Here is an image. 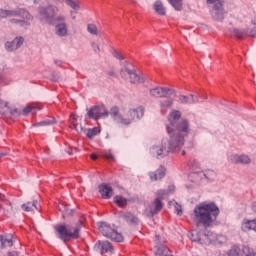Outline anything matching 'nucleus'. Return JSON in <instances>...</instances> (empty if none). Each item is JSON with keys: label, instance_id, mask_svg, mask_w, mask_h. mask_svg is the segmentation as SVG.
<instances>
[{"label": "nucleus", "instance_id": "f257e3e1", "mask_svg": "<svg viewBox=\"0 0 256 256\" xmlns=\"http://www.w3.org/2000/svg\"><path fill=\"white\" fill-rule=\"evenodd\" d=\"M168 135L170 136L169 143L167 141H162V147H153V153H156L158 159H163L169 153H178L185 145V137L189 135L188 129H171L168 130Z\"/></svg>", "mask_w": 256, "mask_h": 256}, {"label": "nucleus", "instance_id": "f03ea898", "mask_svg": "<svg viewBox=\"0 0 256 256\" xmlns=\"http://www.w3.org/2000/svg\"><path fill=\"white\" fill-rule=\"evenodd\" d=\"M219 216V207L213 202H202L193 210V221L197 225L211 227L213 221Z\"/></svg>", "mask_w": 256, "mask_h": 256}, {"label": "nucleus", "instance_id": "7ed1b4c3", "mask_svg": "<svg viewBox=\"0 0 256 256\" xmlns=\"http://www.w3.org/2000/svg\"><path fill=\"white\" fill-rule=\"evenodd\" d=\"M189 238L200 245H211V243L213 245H223V243H227V236L217 235L207 230H192Z\"/></svg>", "mask_w": 256, "mask_h": 256}, {"label": "nucleus", "instance_id": "20e7f679", "mask_svg": "<svg viewBox=\"0 0 256 256\" xmlns=\"http://www.w3.org/2000/svg\"><path fill=\"white\" fill-rule=\"evenodd\" d=\"M82 228L83 221L81 220L71 224H58L54 227L58 239H61L64 243L71 241V239H79V233H81Z\"/></svg>", "mask_w": 256, "mask_h": 256}, {"label": "nucleus", "instance_id": "39448f33", "mask_svg": "<svg viewBox=\"0 0 256 256\" xmlns=\"http://www.w3.org/2000/svg\"><path fill=\"white\" fill-rule=\"evenodd\" d=\"M85 119H92L93 121H99V119H105L109 117V111L105 105H95L86 109Z\"/></svg>", "mask_w": 256, "mask_h": 256}, {"label": "nucleus", "instance_id": "423d86ee", "mask_svg": "<svg viewBox=\"0 0 256 256\" xmlns=\"http://www.w3.org/2000/svg\"><path fill=\"white\" fill-rule=\"evenodd\" d=\"M98 230L104 237L115 241L116 243H123V235L117 232L115 229H112L111 226L107 225V223L101 222L98 225Z\"/></svg>", "mask_w": 256, "mask_h": 256}, {"label": "nucleus", "instance_id": "0eeeda50", "mask_svg": "<svg viewBox=\"0 0 256 256\" xmlns=\"http://www.w3.org/2000/svg\"><path fill=\"white\" fill-rule=\"evenodd\" d=\"M120 75L122 79H125V81H130V83L137 85L139 83H145V77H140L137 75L135 70L129 68V66H124V68L121 69Z\"/></svg>", "mask_w": 256, "mask_h": 256}, {"label": "nucleus", "instance_id": "6e6552de", "mask_svg": "<svg viewBox=\"0 0 256 256\" xmlns=\"http://www.w3.org/2000/svg\"><path fill=\"white\" fill-rule=\"evenodd\" d=\"M145 115V107L138 106L128 111L127 116L124 118V125H131L133 121H141Z\"/></svg>", "mask_w": 256, "mask_h": 256}, {"label": "nucleus", "instance_id": "1a4fd4ad", "mask_svg": "<svg viewBox=\"0 0 256 256\" xmlns=\"http://www.w3.org/2000/svg\"><path fill=\"white\" fill-rule=\"evenodd\" d=\"M208 5H213L211 15L215 21H223L225 13L223 12V2L221 0H206Z\"/></svg>", "mask_w": 256, "mask_h": 256}, {"label": "nucleus", "instance_id": "9d476101", "mask_svg": "<svg viewBox=\"0 0 256 256\" xmlns=\"http://www.w3.org/2000/svg\"><path fill=\"white\" fill-rule=\"evenodd\" d=\"M59 13V8L55 5H48L47 7L39 8V15L42 16L44 21H53L55 15Z\"/></svg>", "mask_w": 256, "mask_h": 256}, {"label": "nucleus", "instance_id": "9b49d317", "mask_svg": "<svg viewBox=\"0 0 256 256\" xmlns=\"http://www.w3.org/2000/svg\"><path fill=\"white\" fill-rule=\"evenodd\" d=\"M169 197V190H159L157 192V198L154 201V209L150 211V215H157L161 209H163V202L161 199H167Z\"/></svg>", "mask_w": 256, "mask_h": 256}, {"label": "nucleus", "instance_id": "f8f14e48", "mask_svg": "<svg viewBox=\"0 0 256 256\" xmlns=\"http://www.w3.org/2000/svg\"><path fill=\"white\" fill-rule=\"evenodd\" d=\"M150 95L156 98H167L173 95V90L165 87H156L150 90Z\"/></svg>", "mask_w": 256, "mask_h": 256}, {"label": "nucleus", "instance_id": "ddd939ff", "mask_svg": "<svg viewBox=\"0 0 256 256\" xmlns=\"http://www.w3.org/2000/svg\"><path fill=\"white\" fill-rule=\"evenodd\" d=\"M6 17H28L29 11L25 10V8H16L14 10H3V19Z\"/></svg>", "mask_w": 256, "mask_h": 256}, {"label": "nucleus", "instance_id": "4468645a", "mask_svg": "<svg viewBox=\"0 0 256 256\" xmlns=\"http://www.w3.org/2000/svg\"><path fill=\"white\" fill-rule=\"evenodd\" d=\"M0 209L3 211L4 215H9L13 211V205L5 195L0 193Z\"/></svg>", "mask_w": 256, "mask_h": 256}, {"label": "nucleus", "instance_id": "2eb2a0df", "mask_svg": "<svg viewBox=\"0 0 256 256\" xmlns=\"http://www.w3.org/2000/svg\"><path fill=\"white\" fill-rule=\"evenodd\" d=\"M178 99H179V103H182V105H193L195 103H199L200 97L195 96L193 94L189 96L179 95Z\"/></svg>", "mask_w": 256, "mask_h": 256}, {"label": "nucleus", "instance_id": "dca6fc26", "mask_svg": "<svg viewBox=\"0 0 256 256\" xmlns=\"http://www.w3.org/2000/svg\"><path fill=\"white\" fill-rule=\"evenodd\" d=\"M21 19H10V23L14 25H19L20 27H29L31 21H33V16L29 13V17L19 16Z\"/></svg>", "mask_w": 256, "mask_h": 256}, {"label": "nucleus", "instance_id": "f3484780", "mask_svg": "<svg viewBox=\"0 0 256 256\" xmlns=\"http://www.w3.org/2000/svg\"><path fill=\"white\" fill-rule=\"evenodd\" d=\"M99 192L102 199H111L113 197V188L109 184H101L99 186Z\"/></svg>", "mask_w": 256, "mask_h": 256}, {"label": "nucleus", "instance_id": "a211bd4d", "mask_svg": "<svg viewBox=\"0 0 256 256\" xmlns=\"http://www.w3.org/2000/svg\"><path fill=\"white\" fill-rule=\"evenodd\" d=\"M108 115L112 117L114 121L119 123L120 125L125 124V117H123L121 114H119V107L114 106L110 109V112H108Z\"/></svg>", "mask_w": 256, "mask_h": 256}, {"label": "nucleus", "instance_id": "6ab92c4d", "mask_svg": "<svg viewBox=\"0 0 256 256\" xmlns=\"http://www.w3.org/2000/svg\"><path fill=\"white\" fill-rule=\"evenodd\" d=\"M21 45H23V37H16L13 41L7 42L5 47L7 51H16Z\"/></svg>", "mask_w": 256, "mask_h": 256}, {"label": "nucleus", "instance_id": "aec40b11", "mask_svg": "<svg viewBox=\"0 0 256 256\" xmlns=\"http://www.w3.org/2000/svg\"><path fill=\"white\" fill-rule=\"evenodd\" d=\"M97 247L100 250V253H113V245L109 241H98Z\"/></svg>", "mask_w": 256, "mask_h": 256}, {"label": "nucleus", "instance_id": "412c9836", "mask_svg": "<svg viewBox=\"0 0 256 256\" xmlns=\"http://www.w3.org/2000/svg\"><path fill=\"white\" fill-rule=\"evenodd\" d=\"M231 161L235 164L237 163H241L242 165H249V163H251V158H249V156L247 155H233L231 156Z\"/></svg>", "mask_w": 256, "mask_h": 256}, {"label": "nucleus", "instance_id": "4be33fe9", "mask_svg": "<svg viewBox=\"0 0 256 256\" xmlns=\"http://www.w3.org/2000/svg\"><path fill=\"white\" fill-rule=\"evenodd\" d=\"M242 231H255L256 232V220L244 219L241 224Z\"/></svg>", "mask_w": 256, "mask_h": 256}, {"label": "nucleus", "instance_id": "5701e85b", "mask_svg": "<svg viewBox=\"0 0 256 256\" xmlns=\"http://www.w3.org/2000/svg\"><path fill=\"white\" fill-rule=\"evenodd\" d=\"M69 128L70 129H83V127H81V120L75 114L70 115Z\"/></svg>", "mask_w": 256, "mask_h": 256}, {"label": "nucleus", "instance_id": "b1692460", "mask_svg": "<svg viewBox=\"0 0 256 256\" xmlns=\"http://www.w3.org/2000/svg\"><path fill=\"white\" fill-rule=\"evenodd\" d=\"M153 9L157 15L165 16L167 15V10L165 9V6L163 5V2L156 1L153 5Z\"/></svg>", "mask_w": 256, "mask_h": 256}, {"label": "nucleus", "instance_id": "393cba45", "mask_svg": "<svg viewBox=\"0 0 256 256\" xmlns=\"http://www.w3.org/2000/svg\"><path fill=\"white\" fill-rule=\"evenodd\" d=\"M23 211H26V213H31V211H39V206H37V201L33 200L32 202H27L22 205Z\"/></svg>", "mask_w": 256, "mask_h": 256}, {"label": "nucleus", "instance_id": "a878e982", "mask_svg": "<svg viewBox=\"0 0 256 256\" xmlns=\"http://www.w3.org/2000/svg\"><path fill=\"white\" fill-rule=\"evenodd\" d=\"M149 175L151 181H159V179H163V177H165V169L160 167L156 172H151Z\"/></svg>", "mask_w": 256, "mask_h": 256}, {"label": "nucleus", "instance_id": "bb28decb", "mask_svg": "<svg viewBox=\"0 0 256 256\" xmlns=\"http://www.w3.org/2000/svg\"><path fill=\"white\" fill-rule=\"evenodd\" d=\"M55 29H56V35H58V37H66L67 23H58Z\"/></svg>", "mask_w": 256, "mask_h": 256}, {"label": "nucleus", "instance_id": "cd10ccee", "mask_svg": "<svg viewBox=\"0 0 256 256\" xmlns=\"http://www.w3.org/2000/svg\"><path fill=\"white\" fill-rule=\"evenodd\" d=\"M155 255H157V256H173V254H171V250H169L167 248V246H164V245L156 247Z\"/></svg>", "mask_w": 256, "mask_h": 256}, {"label": "nucleus", "instance_id": "c85d7f7f", "mask_svg": "<svg viewBox=\"0 0 256 256\" xmlns=\"http://www.w3.org/2000/svg\"><path fill=\"white\" fill-rule=\"evenodd\" d=\"M39 108L33 104H28L25 108H23L22 110V115H24V117H27V115H29V113H32L33 115H35V113H37V110Z\"/></svg>", "mask_w": 256, "mask_h": 256}, {"label": "nucleus", "instance_id": "c756f323", "mask_svg": "<svg viewBox=\"0 0 256 256\" xmlns=\"http://www.w3.org/2000/svg\"><path fill=\"white\" fill-rule=\"evenodd\" d=\"M122 217L126 219L128 223H131L132 225H137L139 223V219L135 217L131 212H125Z\"/></svg>", "mask_w": 256, "mask_h": 256}, {"label": "nucleus", "instance_id": "7c9ffc66", "mask_svg": "<svg viewBox=\"0 0 256 256\" xmlns=\"http://www.w3.org/2000/svg\"><path fill=\"white\" fill-rule=\"evenodd\" d=\"M160 107H161L162 113H165L167 109H171L173 107V100L167 99V100L160 101Z\"/></svg>", "mask_w": 256, "mask_h": 256}, {"label": "nucleus", "instance_id": "2f4dec72", "mask_svg": "<svg viewBox=\"0 0 256 256\" xmlns=\"http://www.w3.org/2000/svg\"><path fill=\"white\" fill-rule=\"evenodd\" d=\"M5 247H13V240L0 236V249H5Z\"/></svg>", "mask_w": 256, "mask_h": 256}, {"label": "nucleus", "instance_id": "473e14b6", "mask_svg": "<svg viewBox=\"0 0 256 256\" xmlns=\"http://www.w3.org/2000/svg\"><path fill=\"white\" fill-rule=\"evenodd\" d=\"M175 11H183V0H168Z\"/></svg>", "mask_w": 256, "mask_h": 256}, {"label": "nucleus", "instance_id": "72a5a7b5", "mask_svg": "<svg viewBox=\"0 0 256 256\" xmlns=\"http://www.w3.org/2000/svg\"><path fill=\"white\" fill-rule=\"evenodd\" d=\"M168 119L170 123H173V121H179V119H181V111L173 110L172 112H170Z\"/></svg>", "mask_w": 256, "mask_h": 256}, {"label": "nucleus", "instance_id": "f704fd0d", "mask_svg": "<svg viewBox=\"0 0 256 256\" xmlns=\"http://www.w3.org/2000/svg\"><path fill=\"white\" fill-rule=\"evenodd\" d=\"M55 123H57V121L55 120V118L53 117H50V118H47L41 122H39L37 124L38 127H49V125H55Z\"/></svg>", "mask_w": 256, "mask_h": 256}, {"label": "nucleus", "instance_id": "c9c22d12", "mask_svg": "<svg viewBox=\"0 0 256 256\" xmlns=\"http://www.w3.org/2000/svg\"><path fill=\"white\" fill-rule=\"evenodd\" d=\"M114 203L118 205V207H126L127 206V200L123 196H115L114 197Z\"/></svg>", "mask_w": 256, "mask_h": 256}, {"label": "nucleus", "instance_id": "e433bc0d", "mask_svg": "<svg viewBox=\"0 0 256 256\" xmlns=\"http://www.w3.org/2000/svg\"><path fill=\"white\" fill-rule=\"evenodd\" d=\"M68 7H71L74 11H79L81 9V6L79 5V2H75L73 0H62Z\"/></svg>", "mask_w": 256, "mask_h": 256}, {"label": "nucleus", "instance_id": "4c0bfd02", "mask_svg": "<svg viewBox=\"0 0 256 256\" xmlns=\"http://www.w3.org/2000/svg\"><path fill=\"white\" fill-rule=\"evenodd\" d=\"M234 37H237V39H243L244 37H247V30H241L235 28L233 30Z\"/></svg>", "mask_w": 256, "mask_h": 256}, {"label": "nucleus", "instance_id": "58836bf2", "mask_svg": "<svg viewBox=\"0 0 256 256\" xmlns=\"http://www.w3.org/2000/svg\"><path fill=\"white\" fill-rule=\"evenodd\" d=\"M199 175H204V177H206V179H209V181H213V179L217 177V173H215V171L213 170H206L204 173H200Z\"/></svg>", "mask_w": 256, "mask_h": 256}, {"label": "nucleus", "instance_id": "ea45409f", "mask_svg": "<svg viewBox=\"0 0 256 256\" xmlns=\"http://www.w3.org/2000/svg\"><path fill=\"white\" fill-rule=\"evenodd\" d=\"M169 206L174 207L175 213H177V215H183V209H182L181 205H179L177 202L170 201Z\"/></svg>", "mask_w": 256, "mask_h": 256}, {"label": "nucleus", "instance_id": "a19ab883", "mask_svg": "<svg viewBox=\"0 0 256 256\" xmlns=\"http://www.w3.org/2000/svg\"><path fill=\"white\" fill-rule=\"evenodd\" d=\"M87 31L90 33V35H99V29H97V25L95 24H88Z\"/></svg>", "mask_w": 256, "mask_h": 256}, {"label": "nucleus", "instance_id": "79ce46f5", "mask_svg": "<svg viewBox=\"0 0 256 256\" xmlns=\"http://www.w3.org/2000/svg\"><path fill=\"white\" fill-rule=\"evenodd\" d=\"M58 209H59V211H61V213H63V215H69V211H73V210L69 209V205H67L65 203H60L58 205Z\"/></svg>", "mask_w": 256, "mask_h": 256}, {"label": "nucleus", "instance_id": "37998d69", "mask_svg": "<svg viewBox=\"0 0 256 256\" xmlns=\"http://www.w3.org/2000/svg\"><path fill=\"white\" fill-rule=\"evenodd\" d=\"M101 133V129H88L86 132L88 139H93L96 135H99Z\"/></svg>", "mask_w": 256, "mask_h": 256}, {"label": "nucleus", "instance_id": "c03bdc74", "mask_svg": "<svg viewBox=\"0 0 256 256\" xmlns=\"http://www.w3.org/2000/svg\"><path fill=\"white\" fill-rule=\"evenodd\" d=\"M239 253H241V248H239V246H233L230 249L228 256H239Z\"/></svg>", "mask_w": 256, "mask_h": 256}, {"label": "nucleus", "instance_id": "a18cd8bd", "mask_svg": "<svg viewBox=\"0 0 256 256\" xmlns=\"http://www.w3.org/2000/svg\"><path fill=\"white\" fill-rule=\"evenodd\" d=\"M102 155L108 161H115V156H113V153H111V151H109V150L103 151Z\"/></svg>", "mask_w": 256, "mask_h": 256}, {"label": "nucleus", "instance_id": "49530a36", "mask_svg": "<svg viewBox=\"0 0 256 256\" xmlns=\"http://www.w3.org/2000/svg\"><path fill=\"white\" fill-rule=\"evenodd\" d=\"M112 55L113 57H115L116 59H118L119 61H123L125 59V56H123L120 52H118L117 50H113L112 51Z\"/></svg>", "mask_w": 256, "mask_h": 256}, {"label": "nucleus", "instance_id": "de8ad7c7", "mask_svg": "<svg viewBox=\"0 0 256 256\" xmlns=\"http://www.w3.org/2000/svg\"><path fill=\"white\" fill-rule=\"evenodd\" d=\"M91 47H92L94 53H96L97 55H99V53H101V48L99 47V44H97L96 42H92Z\"/></svg>", "mask_w": 256, "mask_h": 256}, {"label": "nucleus", "instance_id": "09e8293b", "mask_svg": "<svg viewBox=\"0 0 256 256\" xmlns=\"http://www.w3.org/2000/svg\"><path fill=\"white\" fill-rule=\"evenodd\" d=\"M11 115H13L14 117H19L20 115H23V111L14 108L11 110Z\"/></svg>", "mask_w": 256, "mask_h": 256}, {"label": "nucleus", "instance_id": "8fccbe9b", "mask_svg": "<svg viewBox=\"0 0 256 256\" xmlns=\"http://www.w3.org/2000/svg\"><path fill=\"white\" fill-rule=\"evenodd\" d=\"M179 129H189V121L182 120Z\"/></svg>", "mask_w": 256, "mask_h": 256}, {"label": "nucleus", "instance_id": "3c124183", "mask_svg": "<svg viewBox=\"0 0 256 256\" xmlns=\"http://www.w3.org/2000/svg\"><path fill=\"white\" fill-rule=\"evenodd\" d=\"M247 37H256V28H253L252 30L247 29Z\"/></svg>", "mask_w": 256, "mask_h": 256}, {"label": "nucleus", "instance_id": "603ef678", "mask_svg": "<svg viewBox=\"0 0 256 256\" xmlns=\"http://www.w3.org/2000/svg\"><path fill=\"white\" fill-rule=\"evenodd\" d=\"M54 21H56V23H65V16L63 15H60V16H57Z\"/></svg>", "mask_w": 256, "mask_h": 256}, {"label": "nucleus", "instance_id": "864d4df0", "mask_svg": "<svg viewBox=\"0 0 256 256\" xmlns=\"http://www.w3.org/2000/svg\"><path fill=\"white\" fill-rule=\"evenodd\" d=\"M7 107V103L3 102V100H0V113H5V110Z\"/></svg>", "mask_w": 256, "mask_h": 256}, {"label": "nucleus", "instance_id": "5fc2aeb1", "mask_svg": "<svg viewBox=\"0 0 256 256\" xmlns=\"http://www.w3.org/2000/svg\"><path fill=\"white\" fill-rule=\"evenodd\" d=\"M74 151L77 152V148L70 147L69 150H66V153H68V155H73Z\"/></svg>", "mask_w": 256, "mask_h": 256}, {"label": "nucleus", "instance_id": "6e6d98bb", "mask_svg": "<svg viewBox=\"0 0 256 256\" xmlns=\"http://www.w3.org/2000/svg\"><path fill=\"white\" fill-rule=\"evenodd\" d=\"M246 256H256V252L248 249V254Z\"/></svg>", "mask_w": 256, "mask_h": 256}, {"label": "nucleus", "instance_id": "4d7b16f0", "mask_svg": "<svg viewBox=\"0 0 256 256\" xmlns=\"http://www.w3.org/2000/svg\"><path fill=\"white\" fill-rule=\"evenodd\" d=\"M9 154V150H6L5 152H1L0 153V159L2 158V157H5V155H8Z\"/></svg>", "mask_w": 256, "mask_h": 256}, {"label": "nucleus", "instance_id": "13d9d810", "mask_svg": "<svg viewBox=\"0 0 256 256\" xmlns=\"http://www.w3.org/2000/svg\"><path fill=\"white\" fill-rule=\"evenodd\" d=\"M70 15L73 20L77 19V16H75V12L73 10L70 11Z\"/></svg>", "mask_w": 256, "mask_h": 256}, {"label": "nucleus", "instance_id": "bf43d9fd", "mask_svg": "<svg viewBox=\"0 0 256 256\" xmlns=\"http://www.w3.org/2000/svg\"><path fill=\"white\" fill-rule=\"evenodd\" d=\"M91 159H93V161H96V159H97V154H91Z\"/></svg>", "mask_w": 256, "mask_h": 256}, {"label": "nucleus", "instance_id": "052dcab7", "mask_svg": "<svg viewBox=\"0 0 256 256\" xmlns=\"http://www.w3.org/2000/svg\"><path fill=\"white\" fill-rule=\"evenodd\" d=\"M3 19V9H0V20Z\"/></svg>", "mask_w": 256, "mask_h": 256}, {"label": "nucleus", "instance_id": "680f3d73", "mask_svg": "<svg viewBox=\"0 0 256 256\" xmlns=\"http://www.w3.org/2000/svg\"><path fill=\"white\" fill-rule=\"evenodd\" d=\"M252 209H253V211L256 212V203H254V204L252 205Z\"/></svg>", "mask_w": 256, "mask_h": 256}, {"label": "nucleus", "instance_id": "e2e57ef3", "mask_svg": "<svg viewBox=\"0 0 256 256\" xmlns=\"http://www.w3.org/2000/svg\"><path fill=\"white\" fill-rule=\"evenodd\" d=\"M56 65H61V61H55Z\"/></svg>", "mask_w": 256, "mask_h": 256}, {"label": "nucleus", "instance_id": "0e129e2a", "mask_svg": "<svg viewBox=\"0 0 256 256\" xmlns=\"http://www.w3.org/2000/svg\"><path fill=\"white\" fill-rule=\"evenodd\" d=\"M170 189H171V191H175V187L174 186H171Z\"/></svg>", "mask_w": 256, "mask_h": 256}, {"label": "nucleus", "instance_id": "69168bd1", "mask_svg": "<svg viewBox=\"0 0 256 256\" xmlns=\"http://www.w3.org/2000/svg\"><path fill=\"white\" fill-rule=\"evenodd\" d=\"M182 155H185V151H182Z\"/></svg>", "mask_w": 256, "mask_h": 256}, {"label": "nucleus", "instance_id": "338daca9", "mask_svg": "<svg viewBox=\"0 0 256 256\" xmlns=\"http://www.w3.org/2000/svg\"><path fill=\"white\" fill-rule=\"evenodd\" d=\"M109 75H113V72H110Z\"/></svg>", "mask_w": 256, "mask_h": 256}, {"label": "nucleus", "instance_id": "774afa93", "mask_svg": "<svg viewBox=\"0 0 256 256\" xmlns=\"http://www.w3.org/2000/svg\"><path fill=\"white\" fill-rule=\"evenodd\" d=\"M192 175H194V176H195V175H197V173H193Z\"/></svg>", "mask_w": 256, "mask_h": 256}]
</instances>
